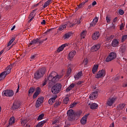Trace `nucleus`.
Segmentation results:
<instances>
[{"label":"nucleus","instance_id":"14","mask_svg":"<svg viewBox=\"0 0 127 127\" xmlns=\"http://www.w3.org/2000/svg\"><path fill=\"white\" fill-rule=\"evenodd\" d=\"M89 114L84 115L80 120V123L81 125H86L87 123V119H88V117H89Z\"/></svg>","mask_w":127,"mask_h":127},{"label":"nucleus","instance_id":"4","mask_svg":"<svg viewBox=\"0 0 127 127\" xmlns=\"http://www.w3.org/2000/svg\"><path fill=\"white\" fill-rule=\"evenodd\" d=\"M62 89V84L61 83H57L52 87L51 92L54 95L58 94Z\"/></svg>","mask_w":127,"mask_h":127},{"label":"nucleus","instance_id":"60","mask_svg":"<svg viewBox=\"0 0 127 127\" xmlns=\"http://www.w3.org/2000/svg\"><path fill=\"white\" fill-rule=\"evenodd\" d=\"M41 24H42V25L45 24V23H46V20H43V21L41 22Z\"/></svg>","mask_w":127,"mask_h":127},{"label":"nucleus","instance_id":"10","mask_svg":"<svg viewBox=\"0 0 127 127\" xmlns=\"http://www.w3.org/2000/svg\"><path fill=\"white\" fill-rule=\"evenodd\" d=\"M20 102L18 101H15L12 105L11 109L12 110H17V109H19L21 106Z\"/></svg>","mask_w":127,"mask_h":127},{"label":"nucleus","instance_id":"50","mask_svg":"<svg viewBox=\"0 0 127 127\" xmlns=\"http://www.w3.org/2000/svg\"><path fill=\"white\" fill-rule=\"evenodd\" d=\"M81 20H82V18H80L77 20L76 22L74 24H80V23H81Z\"/></svg>","mask_w":127,"mask_h":127},{"label":"nucleus","instance_id":"58","mask_svg":"<svg viewBox=\"0 0 127 127\" xmlns=\"http://www.w3.org/2000/svg\"><path fill=\"white\" fill-rule=\"evenodd\" d=\"M88 2V0H85V2H82V3H80V4L82 5V6H84V5L85 3H87Z\"/></svg>","mask_w":127,"mask_h":127},{"label":"nucleus","instance_id":"62","mask_svg":"<svg viewBox=\"0 0 127 127\" xmlns=\"http://www.w3.org/2000/svg\"><path fill=\"white\" fill-rule=\"evenodd\" d=\"M118 20V17H115L114 19H113V22H116V21Z\"/></svg>","mask_w":127,"mask_h":127},{"label":"nucleus","instance_id":"55","mask_svg":"<svg viewBox=\"0 0 127 127\" xmlns=\"http://www.w3.org/2000/svg\"><path fill=\"white\" fill-rule=\"evenodd\" d=\"M124 27H125V25H124V23H122L120 25V30H123V28H124Z\"/></svg>","mask_w":127,"mask_h":127},{"label":"nucleus","instance_id":"40","mask_svg":"<svg viewBox=\"0 0 127 127\" xmlns=\"http://www.w3.org/2000/svg\"><path fill=\"white\" fill-rule=\"evenodd\" d=\"M15 40V38H13L11 39V40L8 43L7 46H10L11 44H12V42H13Z\"/></svg>","mask_w":127,"mask_h":127},{"label":"nucleus","instance_id":"27","mask_svg":"<svg viewBox=\"0 0 127 127\" xmlns=\"http://www.w3.org/2000/svg\"><path fill=\"white\" fill-rule=\"evenodd\" d=\"M82 73H83L82 71H79L77 74L74 75V78L75 80H78L79 78L82 77Z\"/></svg>","mask_w":127,"mask_h":127},{"label":"nucleus","instance_id":"7","mask_svg":"<svg viewBox=\"0 0 127 127\" xmlns=\"http://www.w3.org/2000/svg\"><path fill=\"white\" fill-rule=\"evenodd\" d=\"M2 95L3 97H9L10 98L13 96L14 92L12 90H5L2 91Z\"/></svg>","mask_w":127,"mask_h":127},{"label":"nucleus","instance_id":"30","mask_svg":"<svg viewBox=\"0 0 127 127\" xmlns=\"http://www.w3.org/2000/svg\"><path fill=\"white\" fill-rule=\"evenodd\" d=\"M71 72H72V67H71L70 65H69L68 66V68L66 71V75L67 77H69V76H70V74H71Z\"/></svg>","mask_w":127,"mask_h":127},{"label":"nucleus","instance_id":"5","mask_svg":"<svg viewBox=\"0 0 127 127\" xmlns=\"http://www.w3.org/2000/svg\"><path fill=\"white\" fill-rule=\"evenodd\" d=\"M11 69H12V64H10L6 67V71H3L0 74V78H2L0 79V81L4 79L6 77V75H8L10 73Z\"/></svg>","mask_w":127,"mask_h":127},{"label":"nucleus","instance_id":"46","mask_svg":"<svg viewBox=\"0 0 127 127\" xmlns=\"http://www.w3.org/2000/svg\"><path fill=\"white\" fill-rule=\"evenodd\" d=\"M47 84V79L45 78L44 81H43V84H42L43 87H44V86H45V85H46Z\"/></svg>","mask_w":127,"mask_h":127},{"label":"nucleus","instance_id":"19","mask_svg":"<svg viewBox=\"0 0 127 127\" xmlns=\"http://www.w3.org/2000/svg\"><path fill=\"white\" fill-rule=\"evenodd\" d=\"M73 35V33L72 32H68L67 33L65 34L63 37V38L64 39V40H66V39H68L69 37H71Z\"/></svg>","mask_w":127,"mask_h":127},{"label":"nucleus","instance_id":"56","mask_svg":"<svg viewBox=\"0 0 127 127\" xmlns=\"http://www.w3.org/2000/svg\"><path fill=\"white\" fill-rule=\"evenodd\" d=\"M83 83H85L84 81H79L77 83V85H81V84H83Z\"/></svg>","mask_w":127,"mask_h":127},{"label":"nucleus","instance_id":"12","mask_svg":"<svg viewBox=\"0 0 127 127\" xmlns=\"http://www.w3.org/2000/svg\"><path fill=\"white\" fill-rule=\"evenodd\" d=\"M100 36H101V35L100 34V32L95 31L92 34V38L93 40H98V39H99V37H100Z\"/></svg>","mask_w":127,"mask_h":127},{"label":"nucleus","instance_id":"22","mask_svg":"<svg viewBox=\"0 0 127 127\" xmlns=\"http://www.w3.org/2000/svg\"><path fill=\"white\" fill-rule=\"evenodd\" d=\"M99 68V64H95L92 70V72L93 74H96L97 72H98V68Z\"/></svg>","mask_w":127,"mask_h":127},{"label":"nucleus","instance_id":"39","mask_svg":"<svg viewBox=\"0 0 127 127\" xmlns=\"http://www.w3.org/2000/svg\"><path fill=\"white\" fill-rule=\"evenodd\" d=\"M64 103L67 105L69 103V97H65L64 99Z\"/></svg>","mask_w":127,"mask_h":127},{"label":"nucleus","instance_id":"44","mask_svg":"<svg viewBox=\"0 0 127 127\" xmlns=\"http://www.w3.org/2000/svg\"><path fill=\"white\" fill-rule=\"evenodd\" d=\"M119 13H120L121 15H123L125 14V11H124V10L120 9L119 10Z\"/></svg>","mask_w":127,"mask_h":127},{"label":"nucleus","instance_id":"2","mask_svg":"<svg viewBox=\"0 0 127 127\" xmlns=\"http://www.w3.org/2000/svg\"><path fill=\"white\" fill-rule=\"evenodd\" d=\"M82 115V111H78L75 112L74 110L70 109L67 112V119L69 122H73L75 120H78Z\"/></svg>","mask_w":127,"mask_h":127},{"label":"nucleus","instance_id":"25","mask_svg":"<svg viewBox=\"0 0 127 127\" xmlns=\"http://www.w3.org/2000/svg\"><path fill=\"white\" fill-rule=\"evenodd\" d=\"M127 45H122L120 47V52H122V53H125V52H126V50H127Z\"/></svg>","mask_w":127,"mask_h":127},{"label":"nucleus","instance_id":"53","mask_svg":"<svg viewBox=\"0 0 127 127\" xmlns=\"http://www.w3.org/2000/svg\"><path fill=\"white\" fill-rule=\"evenodd\" d=\"M54 29H55V28H52L51 29H49L47 30L46 32H45V34L47 33V32H50L52 30H54Z\"/></svg>","mask_w":127,"mask_h":127},{"label":"nucleus","instance_id":"13","mask_svg":"<svg viewBox=\"0 0 127 127\" xmlns=\"http://www.w3.org/2000/svg\"><path fill=\"white\" fill-rule=\"evenodd\" d=\"M41 93V88L38 87L36 88V91L33 95V99H36V97Z\"/></svg>","mask_w":127,"mask_h":127},{"label":"nucleus","instance_id":"28","mask_svg":"<svg viewBox=\"0 0 127 127\" xmlns=\"http://www.w3.org/2000/svg\"><path fill=\"white\" fill-rule=\"evenodd\" d=\"M14 123H15V118L14 117H11L9 120V125L11 126V125H13Z\"/></svg>","mask_w":127,"mask_h":127},{"label":"nucleus","instance_id":"51","mask_svg":"<svg viewBox=\"0 0 127 127\" xmlns=\"http://www.w3.org/2000/svg\"><path fill=\"white\" fill-rule=\"evenodd\" d=\"M39 101H40L41 103H43V101H44V97H40L38 98Z\"/></svg>","mask_w":127,"mask_h":127},{"label":"nucleus","instance_id":"8","mask_svg":"<svg viewBox=\"0 0 127 127\" xmlns=\"http://www.w3.org/2000/svg\"><path fill=\"white\" fill-rule=\"evenodd\" d=\"M116 101H117V97L109 98L107 101L106 106L111 107L113 106V105H114L116 102Z\"/></svg>","mask_w":127,"mask_h":127},{"label":"nucleus","instance_id":"59","mask_svg":"<svg viewBox=\"0 0 127 127\" xmlns=\"http://www.w3.org/2000/svg\"><path fill=\"white\" fill-rule=\"evenodd\" d=\"M96 4H97V1H94L92 3V6H95V5H96Z\"/></svg>","mask_w":127,"mask_h":127},{"label":"nucleus","instance_id":"21","mask_svg":"<svg viewBox=\"0 0 127 127\" xmlns=\"http://www.w3.org/2000/svg\"><path fill=\"white\" fill-rule=\"evenodd\" d=\"M88 106H90V108L91 110H96V109H98V104L97 103H92V104H89Z\"/></svg>","mask_w":127,"mask_h":127},{"label":"nucleus","instance_id":"42","mask_svg":"<svg viewBox=\"0 0 127 127\" xmlns=\"http://www.w3.org/2000/svg\"><path fill=\"white\" fill-rule=\"evenodd\" d=\"M46 40H47V38L42 40H39V39H38V43H39V44H42V43H43L44 41H46Z\"/></svg>","mask_w":127,"mask_h":127},{"label":"nucleus","instance_id":"16","mask_svg":"<svg viewBox=\"0 0 127 127\" xmlns=\"http://www.w3.org/2000/svg\"><path fill=\"white\" fill-rule=\"evenodd\" d=\"M99 20V17L96 16L93 20V21L90 23V27H94L97 24V22Z\"/></svg>","mask_w":127,"mask_h":127},{"label":"nucleus","instance_id":"36","mask_svg":"<svg viewBox=\"0 0 127 127\" xmlns=\"http://www.w3.org/2000/svg\"><path fill=\"white\" fill-rule=\"evenodd\" d=\"M60 105H61V102H60V101H59V100H58L55 103V104L54 105V107L58 108V107H59V106H60Z\"/></svg>","mask_w":127,"mask_h":127},{"label":"nucleus","instance_id":"41","mask_svg":"<svg viewBox=\"0 0 127 127\" xmlns=\"http://www.w3.org/2000/svg\"><path fill=\"white\" fill-rule=\"evenodd\" d=\"M80 36L81 37V39L83 38H85V36H86V32L83 31L80 34Z\"/></svg>","mask_w":127,"mask_h":127},{"label":"nucleus","instance_id":"47","mask_svg":"<svg viewBox=\"0 0 127 127\" xmlns=\"http://www.w3.org/2000/svg\"><path fill=\"white\" fill-rule=\"evenodd\" d=\"M27 123V119H25L24 120H22L21 121L22 125H24V126H25V124Z\"/></svg>","mask_w":127,"mask_h":127},{"label":"nucleus","instance_id":"49","mask_svg":"<svg viewBox=\"0 0 127 127\" xmlns=\"http://www.w3.org/2000/svg\"><path fill=\"white\" fill-rule=\"evenodd\" d=\"M76 105H77V103L73 102L72 104L70 105V108H74V107H75V106H76Z\"/></svg>","mask_w":127,"mask_h":127},{"label":"nucleus","instance_id":"57","mask_svg":"<svg viewBox=\"0 0 127 127\" xmlns=\"http://www.w3.org/2000/svg\"><path fill=\"white\" fill-rule=\"evenodd\" d=\"M83 7H84V6H82V5L81 4V3H80L79 4L77 5V7H78V8H82Z\"/></svg>","mask_w":127,"mask_h":127},{"label":"nucleus","instance_id":"23","mask_svg":"<svg viewBox=\"0 0 127 127\" xmlns=\"http://www.w3.org/2000/svg\"><path fill=\"white\" fill-rule=\"evenodd\" d=\"M38 43V38L34 39L31 41V42L29 44L28 47H30L31 45H34Z\"/></svg>","mask_w":127,"mask_h":127},{"label":"nucleus","instance_id":"29","mask_svg":"<svg viewBox=\"0 0 127 127\" xmlns=\"http://www.w3.org/2000/svg\"><path fill=\"white\" fill-rule=\"evenodd\" d=\"M35 91V88L33 87H30L29 91H28V96H30L34 93V91Z\"/></svg>","mask_w":127,"mask_h":127},{"label":"nucleus","instance_id":"3","mask_svg":"<svg viewBox=\"0 0 127 127\" xmlns=\"http://www.w3.org/2000/svg\"><path fill=\"white\" fill-rule=\"evenodd\" d=\"M46 72V67H44L41 68H40L39 70H37L36 72L34 73V78L36 80H39V79H41L45 72Z\"/></svg>","mask_w":127,"mask_h":127},{"label":"nucleus","instance_id":"15","mask_svg":"<svg viewBox=\"0 0 127 127\" xmlns=\"http://www.w3.org/2000/svg\"><path fill=\"white\" fill-rule=\"evenodd\" d=\"M100 48H101V44H97L96 45L93 46L91 48V50L93 52H96V51H98V50H99Z\"/></svg>","mask_w":127,"mask_h":127},{"label":"nucleus","instance_id":"11","mask_svg":"<svg viewBox=\"0 0 127 127\" xmlns=\"http://www.w3.org/2000/svg\"><path fill=\"white\" fill-rule=\"evenodd\" d=\"M99 89H96V90H95V91L92 92L90 95L89 99H90V100H94L96 99V98H97V97H98V95H99V94L98 93V92H99Z\"/></svg>","mask_w":127,"mask_h":127},{"label":"nucleus","instance_id":"43","mask_svg":"<svg viewBox=\"0 0 127 127\" xmlns=\"http://www.w3.org/2000/svg\"><path fill=\"white\" fill-rule=\"evenodd\" d=\"M127 39V35H124L123 36L121 40L122 42H124V41H125V40Z\"/></svg>","mask_w":127,"mask_h":127},{"label":"nucleus","instance_id":"1","mask_svg":"<svg viewBox=\"0 0 127 127\" xmlns=\"http://www.w3.org/2000/svg\"><path fill=\"white\" fill-rule=\"evenodd\" d=\"M60 77L58 74L55 71H52L48 76V80L49 81L48 84V88L50 89L54 85H55L58 81H59Z\"/></svg>","mask_w":127,"mask_h":127},{"label":"nucleus","instance_id":"61","mask_svg":"<svg viewBox=\"0 0 127 127\" xmlns=\"http://www.w3.org/2000/svg\"><path fill=\"white\" fill-rule=\"evenodd\" d=\"M107 41H109L110 40H112V39H111V37H107L106 38Z\"/></svg>","mask_w":127,"mask_h":127},{"label":"nucleus","instance_id":"48","mask_svg":"<svg viewBox=\"0 0 127 127\" xmlns=\"http://www.w3.org/2000/svg\"><path fill=\"white\" fill-rule=\"evenodd\" d=\"M120 78H121V77L120 76H117L116 77H115L113 80L114 81H119V80H120Z\"/></svg>","mask_w":127,"mask_h":127},{"label":"nucleus","instance_id":"34","mask_svg":"<svg viewBox=\"0 0 127 127\" xmlns=\"http://www.w3.org/2000/svg\"><path fill=\"white\" fill-rule=\"evenodd\" d=\"M46 123V121H43L41 122H39L36 125V127H42L43 126H44V124H45Z\"/></svg>","mask_w":127,"mask_h":127},{"label":"nucleus","instance_id":"52","mask_svg":"<svg viewBox=\"0 0 127 127\" xmlns=\"http://www.w3.org/2000/svg\"><path fill=\"white\" fill-rule=\"evenodd\" d=\"M106 20H107V23H110V22L111 21V18L107 16L106 17Z\"/></svg>","mask_w":127,"mask_h":127},{"label":"nucleus","instance_id":"9","mask_svg":"<svg viewBox=\"0 0 127 127\" xmlns=\"http://www.w3.org/2000/svg\"><path fill=\"white\" fill-rule=\"evenodd\" d=\"M106 76V70L105 69L100 70L97 74L95 75V78L97 79H100V78H104Z\"/></svg>","mask_w":127,"mask_h":127},{"label":"nucleus","instance_id":"38","mask_svg":"<svg viewBox=\"0 0 127 127\" xmlns=\"http://www.w3.org/2000/svg\"><path fill=\"white\" fill-rule=\"evenodd\" d=\"M64 28H66V25H62L59 27L58 30H60V31H62V30H63V29Z\"/></svg>","mask_w":127,"mask_h":127},{"label":"nucleus","instance_id":"6","mask_svg":"<svg viewBox=\"0 0 127 127\" xmlns=\"http://www.w3.org/2000/svg\"><path fill=\"white\" fill-rule=\"evenodd\" d=\"M117 58V54L115 52H112L106 59V62H110L112 60H115Z\"/></svg>","mask_w":127,"mask_h":127},{"label":"nucleus","instance_id":"31","mask_svg":"<svg viewBox=\"0 0 127 127\" xmlns=\"http://www.w3.org/2000/svg\"><path fill=\"white\" fill-rule=\"evenodd\" d=\"M125 107H126V104L121 103L118 106L117 108L118 110H119V111H121V110H123V109H124Z\"/></svg>","mask_w":127,"mask_h":127},{"label":"nucleus","instance_id":"64","mask_svg":"<svg viewBox=\"0 0 127 127\" xmlns=\"http://www.w3.org/2000/svg\"><path fill=\"white\" fill-rule=\"evenodd\" d=\"M123 87H127V81L126 83L123 84Z\"/></svg>","mask_w":127,"mask_h":127},{"label":"nucleus","instance_id":"63","mask_svg":"<svg viewBox=\"0 0 127 127\" xmlns=\"http://www.w3.org/2000/svg\"><path fill=\"white\" fill-rule=\"evenodd\" d=\"M109 127H114V124L112 123Z\"/></svg>","mask_w":127,"mask_h":127},{"label":"nucleus","instance_id":"33","mask_svg":"<svg viewBox=\"0 0 127 127\" xmlns=\"http://www.w3.org/2000/svg\"><path fill=\"white\" fill-rule=\"evenodd\" d=\"M52 0H48L44 4V8H45V7H47L48 5L50 4H51Z\"/></svg>","mask_w":127,"mask_h":127},{"label":"nucleus","instance_id":"20","mask_svg":"<svg viewBox=\"0 0 127 127\" xmlns=\"http://www.w3.org/2000/svg\"><path fill=\"white\" fill-rule=\"evenodd\" d=\"M66 46H68V44H64L61 46L59 47L57 50L58 52H61V51H63V49L66 47Z\"/></svg>","mask_w":127,"mask_h":127},{"label":"nucleus","instance_id":"45","mask_svg":"<svg viewBox=\"0 0 127 127\" xmlns=\"http://www.w3.org/2000/svg\"><path fill=\"white\" fill-rule=\"evenodd\" d=\"M88 62L89 61L88 60V59H85L83 61V63L84 64V65H87Z\"/></svg>","mask_w":127,"mask_h":127},{"label":"nucleus","instance_id":"35","mask_svg":"<svg viewBox=\"0 0 127 127\" xmlns=\"http://www.w3.org/2000/svg\"><path fill=\"white\" fill-rule=\"evenodd\" d=\"M41 101H40V100H37L36 102V108H39V107H40V106H41Z\"/></svg>","mask_w":127,"mask_h":127},{"label":"nucleus","instance_id":"37","mask_svg":"<svg viewBox=\"0 0 127 127\" xmlns=\"http://www.w3.org/2000/svg\"><path fill=\"white\" fill-rule=\"evenodd\" d=\"M43 118H44V114L42 113L38 116L37 121H41L43 119Z\"/></svg>","mask_w":127,"mask_h":127},{"label":"nucleus","instance_id":"18","mask_svg":"<svg viewBox=\"0 0 127 127\" xmlns=\"http://www.w3.org/2000/svg\"><path fill=\"white\" fill-rule=\"evenodd\" d=\"M75 54H76V51H71L68 54V59L69 60H71V59H73V57L75 56Z\"/></svg>","mask_w":127,"mask_h":127},{"label":"nucleus","instance_id":"32","mask_svg":"<svg viewBox=\"0 0 127 127\" xmlns=\"http://www.w3.org/2000/svg\"><path fill=\"white\" fill-rule=\"evenodd\" d=\"M75 23L72 24L70 22V21H68L64 25H66V27L67 26V27H73V26H75Z\"/></svg>","mask_w":127,"mask_h":127},{"label":"nucleus","instance_id":"24","mask_svg":"<svg viewBox=\"0 0 127 127\" xmlns=\"http://www.w3.org/2000/svg\"><path fill=\"white\" fill-rule=\"evenodd\" d=\"M56 98H57V96L50 98L48 101L49 105H53L54 103H55V100H56Z\"/></svg>","mask_w":127,"mask_h":127},{"label":"nucleus","instance_id":"54","mask_svg":"<svg viewBox=\"0 0 127 127\" xmlns=\"http://www.w3.org/2000/svg\"><path fill=\"white\" fill-rule=\"evenodd\" d=\"M35 16V15L33 14V12H31L29 16V18H31V17H34Z\"/></svg>","mask_w":127,"mask_h":127},{"label":"nucleus","instance_id":"17","mask_svg":"<svg viewBox=\"0 0 127 127\" xmlns=\"http://www.w3.org/2000/svg\"><path fill=\"white\" fill-rule=\"evenodd\" d=\"M119 42L117 39H114L112 41L111 45L113 47H118L119 46Z\"/></svg>","mask_w":127,"mask_h":127},{"label":"nucleus","instance_id":"26","mask_svg":"<svg viewBox=\"0 0 127 127\" xmlns=\"http://www.w3.org/2000/svg\"><path fill=\"white\" fill-rule=\"evenodd\" d=\"M76 86V84H75L74 83H71L69 87H68L66 89V92H70L71 91V90H72L73 89V88H74V87H75Z\"/></svg>","mask_w":127,"mask_h":127}]
</instances>
